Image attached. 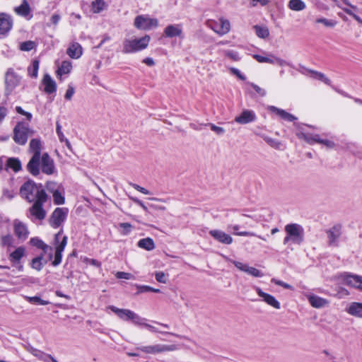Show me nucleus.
<instances>
[{
	"instance_id": "nucleus-42",
	"label": "nucleus",
	"mask_w": 362,
	"mask_h": 362,
	"mask_svg": "<svg viewBox=\"0 0 362 362\" xmlns=\"http://www.w3.org/2000/svg\"><path fill=\"white\" fill-rule=\"evenodd\" d=\"M44 266L42 262V255L33 259L31 262V267L33 269H36L37 271H40Z\"/></svg>"
},
{
	"instance_id": "nucleus-5",
	"label": "nucleus",
	"mask_w": 362,
	"mask_h": 362,
	"mask_svg": "<svg viewBox=\"0 0 362 362\" xmlns=\"http://www.w3.org/2000/svg\"><path fill=\"white\" fill-rule=\"evenodd\" d=\"M34 131L29 129L22 122H18L13 129V140L19 145H25L28 141V136L33 135Z\"/></svg>"
},
{
	"instance_id": "nucleus-9",
	"label": "nucleus",
	"mask_w": 362,
	"mask_h": 362,
	"mask_svg": "<svg viewBox=\"0 0 362 362\" xmlns=\"http://www.w3.org/2000/svg\"><path fill=\"white\" fill-rule=\"evenodd\" d=\"M109 309L122 320H132L135 325L141 323V317L129 309H120L114 305H110Z\"/></svg>"
},
{
	"instance_id": "nucleus-2",
	"label": "nucleus",
	"mask_w": 362,
	"mask_h": 362,
	"mask_svg": "<svg viewBox=\"0 0 362 362\" xmlns=\"http://www.w3.org/2000/svg\"><path fill=\"white\" fill-rule=\"evenodd\" d=\"M20 194L29 202L37 201L41 197H47L42 185H37L33 180H28L21 187Z\"/></svg>"
},
{
	"instance_id": "nucleus-48",
	"label": "nucleus",
	"mask_w": 362,
	"mask_h": 362,
	"mask_svg": "<svg viewBox=\"0 0 362 362\" xmlns=\"http://www.w3.org/2000/svg\"><path fill=\"white\" fill-rule=\"evenodd\" d=\"M53 199H54V204H58V205L63 204L64 203V197L59 192V190L54 192V193H53Z\"/></svg>"
},
{
	"instance_id": "nucleus-19",
	"label": "nucleus",
	"mask_w": 362,
	"mask_h": 362,
	"mask_svg": "<svg viewBox=\"0 0 362 362\" xmlns=\"http://www.w3.org/2000/svg\"><path fill=\"white\" fill-rule=\"evenodd\" d=\"M255 290L258 296L261 297L262 300H264L267 304L276 309H280V303L273 296L262 291L259 287H256Z\"/></svg>"
},
{
	"instance_id": "nucleus-62",
	"label": "nucleus",
	"mask_w": 362,
	"mask_h": 362,
	"mask_svg": "<svg viewBox=\"0 0 362 362\" xmlns=\"http://www.w3.org/2000/svg\"><path fill=\"white\" fill-rule=\"evenodd\" d=\"M84 262L87 263V264H90L94 267H100L101 266V264L100 262H98V260L95 259H88L86 258V259H84L83 261Z\"/></svg>"
},
{
	"instance_id": "nucleus-21",
	"label": "nucleus",
	"mask_w": 362,
	"mask_h": 362,
	"mask_svg": "<svg viewBox=\"0 0 362 362\" xmlns=\"http://www.w3.org/2000/svg\"><path fill=\"white\" fill-rule=\"evenodd\" d=\"M233 263L238 269L245 272L252 276L261 277L263 276V274L259 270L255 267H250L247 264H245L242 262L237 261H233Z\"/></svg>"
},
{
	"instance_id": "nucleus-18",
	"label": "nucleus",
	"mask_w": 362,
	"mask_h": 362,
	"mask_svg": "<svg viewBox=\"0 0 362 362\" xmlns=\"http://www.w3.org/2000/svg\"><path fill=\"white\" fill-rule=\"evenodd\" d=\"M256 118L254 111L244 110L239 116L235 118V122L240 124H245L255 121Z\"/></svg>"
},
{
	"instance_id": "nucleus-12",
	"label": "nucleus",
	"mask_w": 362,
	"mask_h": 362,
	"mask_svg": "<svg viewBox=\"0 0 362 362\" xmlns=\"http://www.w3.org/2000/svg\"><path fill=\"white\" fill-rule=\"evenodd\" d=\"M21 78L12 69H8L5 74V92L6 95H10L19 85Z\"/></svg>"
},
{
	"instance_id": "nucleus-63",
	"label": "nucleus",
	"mask_w": 362,
	"mask_h": 362,
	"mask_svg": "<svg viewBox=\"0 0 362 362\" xmlns=\"http://www.w3.org/2000/svg\"><path fill=\"white\" fill-rule=\"evenodd\" d=\"M56 187H57V183L56 182H48L47 183V190L49 191L50 192H52V194L54 193V191H57V189H56Z\"/></svg>"
},
{
	"instance_id": "nucleus-33",
	"label": "nucleus",
	"mask_w": 362,
	"mask_h": 362,
	"mask_svg": "<svg viewBox=\"0 0 362 362\" xmlns=\"http://www.w3.org/2000/svg\"><path fill=\"white\" fill-rule=\"evenodd\" d=\"M288 7L294 11H301L306 8L305 3L302 0H290Z\"/></svg>"
},
{
	"instance_id": "nucleus-15",
	"label": "nucleus",
	"mask_w": 362,
	"mask_h": 362,
	"mask_svg": "<svg viewBox=\"0 0 362 362\" xmlns=\"http://www.w3.org/2000/svg\"><path fill=\"white\" fill-rule=\"evenodd\" d=\"M328 245L329 247H338L339 239L341 235V226H334L327 230Z\"/></svg>"
},
{
	"instance_id": "nucleus-28",
	"label": "nucleus",
	"mask_w": 362,
	"mask_h": 362,
	"mask_svg": "<svg viewBox=\"0 0 362 362\" xmlns=\"http://www.w3.org/2000/svg\"><path fill=\"white\" fill-rule=\"evenodd\" d=\"M42 84L44 85V90L48 94L53 93L57 90V85L55 81L52 78L49 74H45L42 79Z\"/></svg>"
},
{
	"instance_id": "nucleus-53",
	"label": "nucleus",
	"mask_w": 362,
	"mask_h": 362,
	"mask_svg": "<svg viewBox=\"0 0 362 362\" xmlns=\"http://www.w3.org/2000/svg\"><path fill=\"white\" fill-rule=\"evenodd\" d=\"M272 282L274 283L276 285L281 286L284 287V288L293 290V288L292 286H291L290 284L285 283L281 280H278V279L274 278L272 279Z\"/></svg>"
},
{
	"instance_id": "nucleus-14",
	"label": "nucleus",
	"mask_w": 362,
	"mask_h": 362,
	"mask_svg": "<svg viewBox=\"0 0 362 362\" xmlns=\"http://www.w3.org/2000/svg\"><path fill=\"white\" fill-rule=\"evenodd\" d=\"M68 214L66 208H57L52 212L49 220V225L54 228H59L66 220Z\"/></svg>"
},
{
	"instance_id": "nucleus-55",
	"label": "nucleus",
	"mask_w": 362,
	"mask_h": 362,
	"mask_svg": "<svg viewBox=\"0 0 362 362\" xmlns=\"http://www.w3.org/2000/svg\"><path fill=\"white\" fill-rule=\"evenodd\" d=\"M145 320H146L144 318L141 317V323L136 324V325L143 326V327H146V329H148L149 331L153 332H158V329L155 327H153V325H151L150 324L146 323Z\"/></svg>"
},
{
	"instance_id": "nucleus-13",
	"label": "nucleus",
	"mask_w": 362,
	"mask_h": 362,
	"mask_svg": "<svg viewBox=\"0 0 362 362\" xmlns=\"http://www.w3.org/2000/svg\"><path fill=\"white\" fill-rule=\"evenodd\" d=\"M297 136L299 139H304L309 144L318 143L325 145L329 148H332L334 146V143L333 141L328 139H322L320 138L319 134H311L300 132L297 134Z\"/></svg>"
},
{
	"instance_id": "nucleus-3",
	"label": "nucleus",
	"mask_w": 362,
	"mask_h": 362,
	"mask_svg": "<svg viewBox=\"0 0 362 362\" xmlns=\"http://www.w3.org/2000/svg\"><path fill=\"white\" fill-rule=\"evenodd\" d=\"M286 233L284 239V244L291 243L300 245L304 240V229L302 226L298 223H289L284 228Z\"/></svg>"
},
{
	"instance_id": "nucleus-37",
	"label": "nucleus",
	"mask_w": 362,
	"mask_h": 362,
	"mask_svg": "<svg viewBox=\"0 0 362 362\" xmlns=\"http://www.w3.org/2000/svg\"><path fill=\"white\" fill-rule=\"evenodd\" d=\"M25 255V248L18 247L10 255V259L14 262H18Z\"/></svg>"
},
{
	"instance_id": "nucleus-61",
	"label": "nucleus",
	"mask_w": 362,
	"mask_h": 362,
	"mask_svg": "<svg viewBox=\"0 0 362 362\" xmlns=\"http://www.w3.org/2000/svg\"><path fill=\"white\" fill-rule=\"evenodd\" d=\"M230 72L238 77L240 80H245V77L240 73V71L236 68H230Z\"/></svg>"
},
{
	"instance_id": "nucleus-64",
	"label": "nucleus",
	"mask_w": 362,
	"mask_h": 362,
	"mask_svg": "<svg viewBox=\"0 0 362 362\" xmlns=\"http://www.w3.org/2000/svg\"><path fill=\"white\" fill-rule=\"evenodd\" d=\"M132 199L133 200V202L134 203H136V204H138L139 206H140L143 209L144 211H145L146 212H148V208L147 206L144 204V202L141 200H139V199L137 198H132Z\"/></svg>"
},
{
	"instance_id": "nucleus-60",
	"label": "nucleus",
	"mask_w": 362,
	"mask_h": 362,
	"mask_svg": "<svg viewBox=\"0 0 362 362\" xmlns=\"http://www.w3.org/2000/svg\"><path fill=\"white\" fill-rule=\"evenodd\" d=\"M250 86L255 89V90L260 95L264 96L266 95V91L263 88H260L255 83H250Z\"/></svg>"
},
{
	"instance_id": "nucleus-45",
	"label": "nucleus",
	"mask_w": 362,
	"mask_h": 362,
	"mask_svg": "<svg viewBox=\"0 0 362 362\" xmlns=\"http://www.w3.org/2000/svg\"><path fill=\"white\" fill-rule=\"evenodd\" d=\"M27 351L28 352H30V354H32L35 357L40 358V359H42L43 356H46V354L45 353H43L42 351H41L33 346H30L27 347ZM47 356L48 357V355H47Z\"/></svg>"
},
{
	"instance_id": "nucleus-10",
	"label": "nucleus",
	"mask_w": 362,
	"mask_h": 362,
	"mask_svg": "<svg viewBox=\"0 0 362 362\" xmlns=\"http://www.w3.org/2000/svg\"><path fill=\"white\" fill-rule=\"evenodd\" d=\"M63 233V230L61 229L56 235L54 238V240L56 242L55 247V252H54V259L52 262V265L56 267L58 266L62 262V252L64 251L66 244H67V236L64 235L62 238V240L60 243H59V238Z\"/></svg>"
},
{
	"instance_id": "nucleus-32",
	"label": "nucleus",
	"mask_w": 362,
	"mask_h": 362,
	"mask_svg": "<svg viewBox=\"0 0 362 362\" xmlns=\"http://www.w3.org/2000/svg\"><path fill=\"white\" fill-rule=\"evenodd\" d=\"M137 245L139 247L148 251L153 250L155 248V243L152 238H146L139 240Z\"/></svg>"
},
{
	"instance_id": "nucleus-43",
	"label": "nucleus",
	"mask_w": 362,
	"mask_h": 362,
	"mask_svg": "<svg viewBox=\"0 0 362 362\" xmlns=\"http://www.w3.org/2000/svg\"><path fill=\"white\" fill-rule=\"evenodd\" d=\"M136 286L138 289L137 293H146V292H149V291L154 292V293H160V289L154 288L149 286L136 285Z\"/></svg>"
},
{
	"instance_id": "nucleus-54",
	"label": "nucleus",
	"mask_w": 362,
	"mask_h": 362,
	"mask_svg": "<svg viewBox=\"0 0 362 362\" xmlns=\"http://www.w3.org/2000/svg\"><path fill=\"white\" fill-rule=\"evenodd\" d=\"M117 279H131L133 278V275L130 273L124 272H117L115 274Z\"/></svg>"
},
{
	"instance_id": "nucleus-24",
	"label": "nucleus",
	"mask_w": 362,
	"mask_h": 362,
	"mask_svg": "<svg viewBox=\"0 0 362 362\" xmlns=\"http://www.w3.org/2000/svg\"><path fill=\"white\" fill-rule=\"evenodd\" d=\"M310 304L315 308H321L328 305L329 301L314 294L306 295Z\"/></svg>"
},
{
	"instance_id": "nucleus-20",
	"label": "nucleus",
	"mask_w": 362,
	"mask_h": 362,
	"mask_svg": "<svg viewBox=\"0 0 362 362\" xmlns=\"http://www.w3.org/2000/svg\"><path fill=\"white\" fill-rule=\"evenodd\" d=\"M209 234L218 242L226 244V245H230L233 243V238L226 233L224 231L221 230H211L209 231Z\"/></svg>"
},
{
	"instance_id": "nucleus-56",
	"label": "nucleus",
	"mask_w": 362,
	"mask_h": 362,
	"mask_svg": "<svg viewBox=\"0 0 362 362\" xmlns=\"http://www.w3.org/2000/svg\"><path fill=\"white\" fill-rule=\"evenodd\" d=\"M74 93H75V90H74V87L71 85H69L68 88H67L66 92L64 95L65 99L67 100H70L72 98Z\"/></svg>"
},
{
	"instance_id": "nucleus-17",
	"label": "nucleus",
	"mask_w": 362,
	"mask_h": 362,
	"mask_svg": "<svg viewBox=\"0 0 362 362\" xmlns=\"http://www.w3.org/2000/svg\"><path fill=\"white\" fill-rule=\"evenodd\" d=\"M12 17L5 13H0V35H6L13 27Z\"/></svg>"
},
{
	"instance_id": "nucleus-47",
	"label": "nucleus",
	"mask_w": 362,
	"mask_h": 362,
	"mask_svg": "<svg viewBox=\"0 0 362 362\" xmlns=\"http://www.w3.org/2000/svg\"><path fill=\"white\" fill-rule=\"evenodd\" d=\"M262 138L269 146L273 148H279L281 145L280 142L275 139H272L267 136H263Z\"/></svg>"
},
{
	"instance_id": "nucleus-22",
	"label": "nucleus",
	"mask_w": 362,
	"mask_h": 362,
	"mask_svg": "<svg viewBox=\"0 0 362 362\" xmlns=\"http://www.w3.org/2000/svg\"><path fill=\"white\" fill-rule=\"evenodd\" d=\"M14 233L16 235L22 240H25L28 235V230L25 224L20 221L16 220L13 223Z\"/></svg>"
},
{
	"instance_id": "nucleus-23",
	"label": "nucleus",
	"mask_w": 362,
	"mask_h": 362,
	"mask_svg": "<svg viewBox=\"0 0 362 362\" xmlns=\"http://www.w3.org/2000/svg\"><path fill=\"white\" fill-rule=\"evenodd\" d=\"M240 229V226L238 225V224H229L227 226V230L232 233L233 234L235 235H239V236H256L260 239H262V240H264L266 241L267 239L261 235H257V234H255V233L253 232H250V231H238Z\"/></svg>"
},
{
	"instance_id": "nucleus-25",
	"label": "nucleus",
	"mask_w": 362,
	"mask_h": 362,
	"mask_svg": "<svg viewBox=\"0 0 362 362\" xmlns=\"http://www.w3.org/2000/svg\"><path fill=\"white\" fill-rule=\"evenodd\" d=\"M30 243L33 245L41 249L43 251V253H47L50 259L52 258V247L45 244L42 240L37 238H34L30 240Z\"/></svg>"
},
{
	"instance_id": "nucleus-1",
	"label": "nucleus",
	"mask_w": 362,
	"mask_h": 362,
	"mask_svg": "<svg viewBox=\"0 0 362 362\" xmlns=\"http://www.w3.org/2000/svg\"><path fill=\"white\" fill-rule=\"evenodd\" d=\"M42 142L40 139H33L29 144V151L33 156L26 165L27 170L33 176L40 173L50 175L56 172L54 160L45 152L41 154Z\"/></svg>"
},
{
	"instance_id": "nucleus-6",
	"label": "nucleus",
	"mask_w": 362,
	"mask_h": 362,
	"mask_svg": "<svg viewBox=\"0 0 362 362\" xmlns=\"http://www.w3.org/2000/svg\"><path fill=\"white\" fill-rule=\"evenodd\" d=\"M206 25L208 28L213 30L219 35H224L227 34L230 29L229 21L224 19L223 18H221L218 21L211 19L207 20Z\"/></svg>"
},
{
	"instance_id": "nucleus-57",
	"label": "nucleus",
	"mask_w": 362,
	"mask_h": 362,
	"mask_svg": "<svg viewBox=\"0 0 362 362\" xmlns=\"http://www.w3.org/2000/svg\"><path fill=\"white\" fill-rule=\"evenodd\" d=\"M62 129V127L60 125V124L59 122H57L56 124V132L57 134V136L59 137V140L60 141V142H64V139H66V137L64 136L63 132H62L61 130Z\"/></svg>"
},
{
	"instance_id": "nucleus-26",
	"label": "nucleus",
	"mask_w": 362,
	"mask_h": 362,
	"mask_svg": "<svg viewBox=\"0 0 362 362\" xmlns=\"http://www.w3.org/2000/svg\"><path fill=\"white\" fill-rule=\"evenodd\" d=\"M83 53L82 47L78 42L71 43L66 49V54L72 59H78Z\"/></svg>"
},
{
	"instance_id": "nucleus-8",
	"label": "nucleus",
	"mask_w": 362,
	"mask_h": 362,
	"mask_svg": "<svg viewBox=\"0 0 362 362\" xmlns=\"http://www.w3.org/2000/svg\"><path fill=\"white\" fill-rule=\"evenodd\" d=\"M141 351L148 354H158L163 352L174 351L177 349L175 344H154L148 346H143L137 348Z\"/></svg>"
},
{
	"instance_id": "nucleus-35",
	"label": "nucleus",
	"mask_w": 362,
	"mask_h": 362,
	"mask_svg": "<svg viewBox=\"0 0 362 362\" xmlns=\"http://www.w3.org/2000/svg\"><path fill=\"white\" fill-rule=\"evenodd\" d=\"M106 7L104 0H95L91 3V11L93 13H99Z\"/></svg>"
},
{
	"instance_id": "nucleus-50",
	"label": "nucleus",
	"mask_w": 362,
	"mask_h": 362,
	"mask_svg": "<svg viewBox=\"0 0 362 362\" xmlns=\"http://www.w3.org/2000/svg\"><path fill=\"white\" fill-rule=\"evenodd\" d=\"M155 277L157 281L163 284H165L167 282V276L163 272H156L155 274Z\"/></svg>"
},
{
	"instance_id": "nucleus-51",
	"label": "nucleus",
	"mask_w": 362,
	"mask_h": 362,
	"mask_svg": "<svg viewBox=\"0 0 362 362\" xmlns=\"http://www.w3.org/2000/svg\"><path fill=\"white\" fill-rule=\"evenodd\" d=\"M207 125L218 135H222L225 133V129L223 127H218L212 123H209Z\"/></svg>"
},
{
	"instance_id": "nucleus-49",
	"label": "nucleus",
	"mask_w": 362,
	"mask_h": 362,
	"mask_svg": "<svg viewBox=\"0 0 362 362\" xmlns=\"http://www.w3.org/2000/svg\"><path fill=\"white\" fill-rule=\"evenodd\" d=\"M35 47V43L33 41H27L21 43V49L23 51H30Z\"/></svg>"
},
{
	"instance_id": "nucleus-36",
	"label": "nucleus",
	"mask_w": 362,
	"mask_h": 362,
	"mask_svg": "<svg viewBox=\"0 0 362 362\" xmlns=\"http://www.w3.org/2000/svg\"><path fill=\"white\" fill-rule=\"evenodd\" d=\"M6 166L14 172H18L21 169V163L18 158H10L7 160Z\"/></svg>"
},
{
	"instance_id": "nucleus-30",
	"label": "nucleus",
	"mask_w": 362,
	"mask_h": 362,
	"mask_svg": "<svg viewBox=\"0 0 362 362\" xmlns=\"http://www.w3.org/2000/svg\"><path fill=\"white\" fill-rule=\"evenodd\" d=\"M14 11L18 16L26 17L30 13V7L27 0H23L22 4L14 8Z\"/></svg>"
},
{
	"instance_id": "nucleus-41",
	"label": "nucleus",
	"mask_w": 362,
	"mask_h": 362,
	"mask_svg": "<svg viewBox=\"0 0 362 362\" xmlns=\"http://www.w3.org/2000/svg\"><path fill=\"white\" fill-rule=\"evenodd\" d=\"M24 298L30 303L46 305L49 303V301L41 299L39 296H24Z\"/></svg>"
},
{
	"instance_id": "nucleus-38",
	"label": "nucleus",
	"mask_w": 362,
	"mask_h": 362,
	"mask_svg": "<svg viewBox=\"0 0 362 362\" xmlns=\"http://www.w3.org/2000/svg\"><path fill=\"white\" fill-rule=\"evenodd\" d=\"M269 64H276L281 66L288 65V64L284 59L276 57L272 54H269L267 58V62Z\"/></svg>"
},
{
	"instance_id": "nucleus-40",
	"label": "nucleus",
	"mask_w": 362,
	"mask_h": 362,
	"mask_svg": "<svg viewBox=\"0 0 362 362\" xmlns=\"http://www.w3.org/2000/svg\"><path fill=\"white\" fill-rule=\"evenodd\" d=\"M254 29L255 30L256 35L260 38H266L269 35V30L267 27L255 25Z\"/></svg>"
},
{
	"instance_id": "nucleus-59",
	"label": "nucleus",
	"mask_w": 362,
	"mask_h": 362,
	"mask_svg": "<svg viewBox=\"0 0 362 362\" xmlns=\"http://www.w3.org/2000/svg\"><path fill=\"white\" fill-rule=\"evenodd\" d=\"M132 187L135 189L136 190L144 194H150V192L148 190H147L146 188L143 187H141L139 186V185L137 184H135V183H132L131 184Z\"/></svg>"
},
{
	"instance_id": "nucleus-58",
	"label": "nucleus",
	"mask_w": 362,
	"mask_h": 362,
	"mask_svg": "<svg viewBox=\"0 0 362 362\" xmlns=\"http://www.w3.org/2000/svg\"><path fill=\"white\" fill-rule=\"evenodd\" d=\"M119 227L124 230L122 233L124 235H127L131 230L132 225L129 223H121L119 224Z\"/></svg>"
},
{
	"instance_id": "nucleus-7",
	"label": "nucleus",
	"mask_w": 362,
	"mask_h": 362,
	"mask_svg": "<svg viewBox=\"0 0 362 362\" xmlns=\"http://www.w3.org/2000/svg\"><path fill=\"white\" fill-rule=\"evenodd\" d=\"M134 25L139 30H149L158 26V21L148 15H139L135 18Z\"/></svg>"
},
{
	"instance_id": "nucleus-52",
	"label": "nucleus",
	"mask_w": 362,
	"mask_h": 362,
	"mask_svg": "<svg viewBox=\"0 0 362 362\" xmlns=\"http://www.w3.org/2000/svg\"><path fill=\"white\" fill-rule=\"evenodd\" d=\"M224 54L233 61H238L240 59L238 53L233 50H226L224 52Z\"/></svg>"
},
{
	"instance_id": "nucleus-44",
	"label": "nucleus",
	"mask_w": 362,
	"mask_h": 362,
	"mask_svg": "<svg viewBox=\"0 0 362 362\" xmlns=\"http://www.w3.org/2000/svg\"><path fill=\"white\" fill-rule=\"evenodd\" d=\"M310 72L315 78L320 80L327 85H330L331 81L324 74L315 71H311Z\"/></svg>"
},
{
	"instance_id": "nucleus-4",
	"label": "nucleus",
	"mask_w": 362,
	"mask_h": 362,
	"mask_svg": "<svg viewBox=\"0 0 362 362\" xmlns=\"http://www.w3.org/2000/svg\"><path fill=\"white\" fill-rule=\"evenodd\" d=\"M150 40L151 37L148 35H146L139 39H126L123 42L122 52L124 53H132L144 49L148 47Z\"/></svg>"
},
{
	"instance_id": "nucleus-39",
	"label": "nucleus",
	"mask_w": 362,
	"mask_h": 362,
	"mask_svg": "<svg viewBox=\"0 0 362 362\" xmlns=\"http://www.w3.org/2000/svg\"><path fill=\"white\" fill-rule=\"evenodd\" d=\"M39 65H40L39 60L35 59L33 62L31 66H30L28 68V74H29V76L30 77H32V78H37V77Z\"/></svg>"
},
{
	"instance_id": "nucleus-31",
	"label": "nucleus",
	"mask_w": 362,
	"mask_h": 362,
	"mask_svg": "<svg viewBox=\"0 0 362 362\" xmlns=\"http://www.w3.org/2000/svg\"><path fill=\"white\" fill-rule=\"evenodd\" d=\"M269 110L274 112H276L277 115H279L282 119L292 122L296 119V117L293 116V115L286 112L284 110L279 109L275 106H270Z\"/></svg>"
},
{
	"instance_id": "nucleus-16",
	"label": "nucleus",
	"mask_w": 362,
	"mask_h": 362,
	"mask_svg": "<svg viewBox=\"0 0 362 362\" xmlns=\"http://www.w3.org/2000/svg\"><path fill=\"white\" fill-rule=\"evenodd\" d=\"M183 31L182 25L181 24H170L165 27L163 30V35L165 37H180L182 38Z\"/></svg>"
},
{
	"instance_id": "nucleus-46",
	"label": "nucleus",
	"mask_w": 362,
	"mask_h": 362,
	"mask_svg": "<svg viewBox=\"0 0 362 362\" xmlns=\"http://www.w3.org/2000/svg\"><path fill=\"white\" fill-rule=\"evenodd\" d=\"M316 23H322L326 27L333 28L337 25V21L329 20L325 18H320L316 20Z\"/></svg>"
},
{
	"instance_id": "nucleus-27",
	"label": "nucleus",
	"mask_w": 362,
	"mask_h": 362,
	"mask_svg": "<svg viewBox=\"0 0 362 362\" xmlns=\"http://www.w3.org/2000/svg\"><path fill=\"white\" fill-rule=\"evenodd\" d=\"M345 284L348 286L362 290V276L358 275H346Z\"/></svg>"
},
{
	"instance_id": "nucleus-29",
	"label": "nucleus",
	"mask_w": 362,
	"mask_h": 362,
	"mask_svg": "<svg viewBox=\"0 0 362 362\" xmlns=\"http://www.w3.org/2000/svg\"><path fill=\"white\" fill-rule=\"evenodd\" d=\"M346 310L352 316L362 318V303L353 302L346 308Z\"/></svg>"
},
{
	"instance_id": "nucleus-34",
	"label": "nucleus",
	"mask_w": 362,
	"mask_h": 362,
	"mask_svg": "<svg viewBox=\"0 0 362 362\" xmlns=\"http://www.w3.org/2000/svg\"><path fill=\"white\" fill-rule=\"evenodd\" d=\"M72 69L71 62L69 61H64L62 62L60 66L58 67L57 74L58 76H62L64 74H68Z\"/></svg>"
},
{
	"instance_id": "nucleus-11",
	"label": "nucleus",
	"mask_w": 362,
	"mask_h": 362,
	"mask_svg": "<svg viewBox=\"0 0 362 362\" xmlns=\"http://www.w3.org/2000/svg\"><path fill=\"white\" fill-rule=\"evenodd\" d=\"M47 197H41L37 201L33 202V204L29 209L31 217L37 220H43L46 216V211L43 209V204L47 202Z\"/></svg>"
}]
</instances>
